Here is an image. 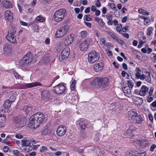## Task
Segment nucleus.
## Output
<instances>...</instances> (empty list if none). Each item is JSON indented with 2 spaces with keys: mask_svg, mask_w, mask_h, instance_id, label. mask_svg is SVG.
Listing matches in <instances>:
<instances>
[{
  "mask_svg": "<svg viewBox=\"0 0 156 156\" xmlns=\"http://www.w3.org/2000/svg\"><path fill=\"white\" fill-rule=\"evenodd\" d=\"M22 145L21 150L22 152H27L31 151L34 148L33 144H31L30 141L27 140L26 139H24L21 141Z\"/></svg>",
  "mask_w": 156,
  "mask_h": 156,
  "instance_id": "nucleus-3",
  "label": "nucleus"
},
{
  "mask_svg": "<svg viewBox=\"0 0 156 156\" xmlns=\"http://www.w3.org/2000/svg\"><path fill=\"white\" fill-rule=\"evenodd\" d=\"M73 39L74 37L71 35L68 36L67 38H66L64 41L65 45L68 46L70 45L73 42Z\"/></svg>",
  "mask_w": 156,
  "mask_h": 156,
  "instance_id": "nucleus-22",
  "label": "nucleus"
},
{
  "mask_svg": "<svg viewBox=\"0 0 156 156\" xmlns=\"http://www.w3.org/2000/svg\"><path fill=\"white\" fill-rule=\"evenodd\" d=\"M47 150V147L44 146H43L42 147V149L40 150V151L41 152H43Z\"/></svg>",
  "mask_w": 156,
  "mask_h": 156,
  "instance_id": "nucleus-49",
  "label": "nucleus"
},
{
  "mask_svg": "<svg viewBox=\"0 0 156 156\" xmlns=\"http://www.w3.org/2000/svg\"><path fill=\"white\" fill-rule=\"evenodd\" d=\"M69 26L66 25L59 27L57 31L55 36L56 37H61L66 34L69 30Z\"/></svg>",
  "mask_w": 156,
  "mask_h": 156,
  "instance_id": "nucleus-7",
  "label": "nucleus"
},
{
  "mask_svg": "<svg viewBox=\"0 0 156 156\" xmlns=\"http://www.w3.org/2000/svg\"><path fill=\"white\" fill-rule=\"evenodd\" d=\"M23 110L27 114L31 113L33 111L31 108L30 107H25Z\"/></svg>",
  "mask_w": 156,
  "mask_h": 156,
  "instance_id": "nucleus-29",
  "label": "nucleus"
},
{
  "mask_svg": "<svg viewBox=\"0 0 156 156\" xmlns=\"http://www.w3.org/2000/svg\"><path fill=\"white\" fill-rule=\"evenodd\" d=\"M13 121L15 123L16 127L18 128L23 127L25 125L24 120L18 116L14 117L13 119Z\"/></svg>",
  "mask_w": 156,
  "mask_h": 156,
  "instance_id": "nucleus-11",
  "label": "nucleus"
},
{
  "mask_svg": "<svg viewBox=\"0 0 156 156\" xmlns=\"http://www.w3.org/2000/svg\"><path fill=\"white\" fill-rule=\"evenodd\" d=\"M114 65L115 67L117 68L118 69L119 67V65L118 64H117V65H116V63L114 61L112 63Z\"/></svg>",
  "mask_w": 156,
  "mask_h": 156,
  "instance_id": "nucleus-63",
  "label": "nucleus"
},
{
  "mask_svg": "<svg viewBox=\"0 0 156 156\" xmlns=\"http://www.w3.org/2000/svg\"><path fill=\"white\" fill-rule=\"evenodd\" d=\"M97 10L96 7L94 5H93L91 7V10L93 12Z\"/></svg>",
  "mask_w": 156,
  "mask_h": 156,
  "instance_id": "nucleus-55",
  "label": "nucleus"
},
{
  "mask_svg": "<svg viewBox=\"0 0 156 156\" xmlns=\"http://www.w3.org/2000/svg\"><path fill=\"white\" fill-rule=\"evenodd\" d=\"M92 41L91 38H87L82 42L80 45V50L82 51H86L88 48L90 42Z\"/></svg>",
  "mask_w": 156,
  "mask_h": 156,
  "instance_id": "nucleus-9",
  "label": "nucleus"
},
{
  "mask_svg": "<svg viewBox=\"0 0 156 156\" xmlns=\"http://www.w3.org/2000/svg\"><path fill=\"white\" fill-rule=\"evenodd\" d=\"M137 114V113L136 110L133 109L130 110L128 113L129 119L133 120L135 116Z\"/></svg>",
  "mask_w": 156,
  "mask_h": 156,
  "instance_id": "nucleus-17",
  "label": "nucleus"
},
{
  "mask_svg": "<svg viewBox=\"0 0 156 156\" xmlns=\"http://www.w3.org/2000/svg\"><path fill=\"white\" fill-rule=\"evenodd\" d=\"M36 20L40 22H42L44 20V19L42 17L38 16L36 17Z\"/></svg>",
  "mask_w": 156,
  "mask_h": 156,
  "instance_id": "nucleus-40",
  "label": "nucleus"
},
{
  "mask_svg": "<svg viewBox=\"0 0 156 156\" xmlns=\"http://www.w3.org/2000/svg\"><path fill=\"white\" fill-rule=\"evenodd\" d=\"M12 100H10L9 99H7L5 101L4 105L5 108L6 109H8L10 108L12 103L14 102L16 100L15 97L13 96L12 95ZM11 96L10 98V99H11Z\"/></svg>",
  "mask_w": 156,
  "mask_h": 156,
  "instance_id": "nucleus-16",
  "label": "nucleus"
},
{
  "mask_svg": "<svg viewBox=\"0 0 156 156\" xmlns=\"http://www.w3.org/2000/svg\"><path fill=\"white\" fill-rule=\"evenodd\" d=\"M153 30L152 27H150L147 29V34L148 36L151 35L152 33Z\"/></svg>",
  "mask_w": 156,
  "mask_h": 156,
  "instance_id": "nucleus-38",
  "label": "nucleus"
},
{
  "mask_svg": "<svg viewBox=\"0 0 156 156\" xmlns=\"http://www.w3.org/2000/svg\"><path fill=\"white\" fill-rule=\"evenodd\" d=\"M88 35V32L86 30L82 31L80 33V36L83 38H85Z\"/></svg>",
  "mask_w": 156,
  "mask_h": 156,
  "instance_id": "nucleus-32",
  "label": "nucleus"
},
{
  "mask_svg": "<svg viewBox=\"0 0 156 156\" xmlns=\"http://www.w3.org/2000/svg\"><path fill=\"white\" fill-rule=\"evenodd\" d=\"M51 133V130L48 129H45L43 132V133L45 135H48L50 134Z\"/></svg>",
  "mask_w": 156,
  "mask_h": 156,
  "instance_id": "nucleus-37",
  "label": "nucleus"
},
{
  "mask_svg": "<svg viewBox=\"0 0 156 156\" xmlns=\"http://www.w3.org/2000/svg\"><path fill=\"white\" fill-rule=\"evenodd\" d=\"M125 74L128 75V74L127 73L125 72L124 71H122L121 72L122 76L123 77H124L125 76Z\"/></svg>",
  "mask_w": 156,
  "mask_h": 156,
  "instance_id": "nucleus-61",
  "label": "nucleus"
},
{
  "mask_svg": "<svg viewBox=\"0 0 156 156\" xmlns=\"http://www.w3.org/2000/svg\"><path fill=\"white\" fill-rule=\"evenodd\" d=\"M138 12L139 13L143 14L144 15H148V13L144 10V9H140L138 10Z\"/></svg>",
  "mask_w": 156,
  "mask_h": 156,
  "instance_id": "nucleus-33",
  "label": "nucleus"
},
{
  "mask_svg": "<svg viewBox=\"0 0 156 156\" xmlns=\"http://www.w3.org/2000/svg\"><path fill=\"white\" fill-rule=\"evenodd\" d=\"M95 5L97 7H99L101 6L100 1H99V0H97V2L95 3Z\"/></svg>",
  "mask_w": 156,
  "mask_h": 156,
  "instance_id": "nucleus-52",
  "label": "nucleus"
},
{
  "mask_svg": "<svg viewBox=\"0 0 156 156\" xmlns=\"http://www.w3.org/2000/svg\"><path fill=\"white\" fill-rule=\"evenodd\" d=\"M127 84L128 85V87L130 89H131V90L133 89L134 85V84L133 81L131 80H128L127 81Z\"/></svg>",
  "mask_w": 156,
  "mask_h": 156,
  "instance_id": "nucleus-31",
  "label": "nucleus"
},
{
  "mask_svg": "<svg viewBox=\"0 0 156 156\" xmlns=\"http://www.w3.org/2000/svg\"><path fill=\"white\" fill-rule=\"evenodd\" d=\"M66 12L65 9H62L56 11L54 14V19L55 21L59 22L63 20Z\"/></svg>",
  "mask_w": 156,
  "mask_h": 156,
  "instance_id": "nucleus-5",
  "label": "nucleus"
},
{
  "mask_svg": "<svg viewBox=\"0 0 156 156\" xmlns=\"http://www.w3.org/2000/svg\"><path fill=\"white\" fill-rule=\"evenodd\" d=\"M90 7H87L86 8L84 11V12L86 13H88L90 12Z\"/></svg>",
  "mask_w": 156,
  "mask_h": 156,
  "instance_id": "nucleus-59",
  "label": "nucleus"
},
{
  "mask_svg": "<svg viewBox=\"0 0 156 156\" xmlns=\"http://www.w3.org/2000/svg\"><path fill=\"white\" fill-rule=\"evenodd\" d=\"M107 19L108 20H112V15L110 14H109L107 16Z\"/></svg>",
  "mask_w": 156,
  "mask_h": 156,
  "instance_id": "nucleus-51",
  "label": "nucleus"
},
{
  "mask_svg": "<svg viewBox=\"0 0 156 156\" xmlns=\"http://www.w3.org/2000/svg\"><path fill=\"white\" fill-rule=\"evenodd\" d=\"M13 19V18L12 16V14L11 13L8 16V17H7V18L8 20H9V21H12Z\"/></svg>",
  "mask_w": 156,
  "mask_h": 156,
  "instance_id": "nucleus-45",
  "label": "nucleus"
},
{
  "mask_svg": "<svg viewBox=\"0 0 156 156\" xmlns=\"http://www.w3.org/2000/svg\"><path fill=\"white\" fill-rule=\"evenodd\" d=\"M140 73H136L135 76H136V78L137 79H139L141 76Z\"/></svg>",
  "mask_w": 156,
  "mask_h": 156,
  "instance_id": "nucleus-60",
  "label": "nucleus"
},
{
  "mask_svg": "<svg viewBox=\"0 0 156 156\" xmlns=\"http://www.w3.org/2000/svg\"><path fill=\"white\" fill-rule=\"evenodd\" d=\"M109 34L110 35L111 37L113 38L114 40H116L118 38L113 33L110 32H109Z\"/></svg>",
  "mask_w": 156,
  "mask_h": 156,
  "instance_id": "nucleus-41",
  "label": "nucleus"
},
{
  "mask_svg": "<svg viewBox=\"0 0 156 156\" xmlns=\"http://www.w3.org/2000/svg\"><path fill=\"white\" fill-rule=\"evenodd\" d=\"M156 147V145L155 144H153L152 145L150 148V151H153L154 149Z\"/></svg>",
  "mask_w": 156,
  "mask_h": 156,
  "instance_id": "nucleus-47",
  "label": "nucleus"
},
{
  "mask_svg": "<svg viewBox=\"0 0 156 156\" xmlns=\"http://www.w3.org/2000/svg\"><path fill=\"white\" fill-rule=\"evenodd\" d=\"M148 117L149 118V120L152 121H153V118L152 115L151 114H149L148 115Z\"/></svg>",
  "mask_w": 156,
  "mask_h": 156,
  "instance_id": "nucleus-62",
  "label": "nucleus"
},
{
  "mask_svg": "<svg viewBox=\"0 0 156 156\" xmlns=\"http://www.w3.org/2000/svg\"><path fill=\"white\" fill-rule=\"evenodd\" d=\"M20 151L18 150H14L13 151V154L16 156H18Z\"/></svg>",
  "mask_w": 156,
  "mask_h": 156,
  "instance_id": "nucleus-44",
  "label": "nucleus"
},
{
  "mask_svg": "<svg viewBox=\"0 0 156 156\" xmlns=\"http://www.w3.org/2000/svg\"><path fill=\"white\" fill-rule=\"evenodd\" d=\"M15 137L18 139H22L23 137V136L19 134H16L15 136Z\"/></svg>",
  "mask_w": 156,
  "mask_h": 156,
  "instance_id": "nucleus-56",
  "label": "nucleus"
},
{
  "mask_svg": "<svg viewBox=\"0 0 156 156\" xmlns=\"http://www.w3.org/2000/svg\"><path fill=\"white\" fill-rule=\"evenodd\" d=\"M6 116L4 115H0V122H5L6 121Z\"/></svg>",
  "mask_w": 156,
  "mask_h": 156,
  "instance_id": "nucleus-30",
  "label": "nucleus"
},
{
  "mask_svg": "<svg viewBox=\"0 0 156 156\" xmlns=\"http://www.w3.org/2000/svg\"><path fill=\"white\" fill-rule=\"evenodd\" d=\"M23 58L27 62V63H30L33 60L32 54L30 52H28Z\"/></svg>",
  "mask_w": 156,
  "mask_h": 156,
  "instance_id": "nucleus-18",
  "label": "nucleus"
},
{
  "mask_svg": "<svg viewBox=\"0 0 156 156\" xmlns=\"http://www.w3.org/2000/svg\"><path fill=\"white\" fill-rule=\"evenodd\" d=\"M128 26L123 27L122 29V31L123 32H126L128 30Z\"/></svg>",
  "mask_w": 156,
  "mask_h": 156,
  "instance_id": "nucleus-58",
  "label": "nucleus"
},
{
  "mask_svg": "<svg viewBox=\"0 0 156 156\" xmlns=\"http://www.w3.org/2000/svg\"><path fill=\"white\" fill-rule=\"evenodd\" d=\"M41 96L42 99L47 101L50 98V93L47 90L43 91L41 93Z\"/></svg>",
  "mask_w": 156,
  "mask_h": 156,
  "instance_id": "nucleus-19",
  "label": "nucleus"
},
{
  "mask_svg": "<svg viewBox=\"0 0 156 156\" xmlns=\"http://www.w3.org/2000/svg\"><path fill=\"white\" fill-rule=\"evenodd\" d=\"M88 61L92 64L98 61L100 58L99 54L95 51H92L88 54Z\"/></svg>",
  "mask_w": 156,
  "mask_h": 156,
  "instance_id": "nucleus-6",
  "label": "nucleus"
},
{
  "mask_svg": "<svg viewBox=\"0 0 156 156\" xmlns=\"http://www.w3.org/2000/svg\"><path fill=\"white\" fill-rule=\"evenodd\" d=\"M102 12L103 14H105L107 12L106 8L105 7H103L102 9Z\"/></svg>",
  "mask_w": 156,
  "mask_h": 156,
  "instance_id": "nucleus-64",
  "label": "nucleus"
},
{
  "mask_svg": "<svg viewBox=\"0 0 156 156\" xmlns=\"http://www.w3.org/2000/svg\"><path fill=\"white\" fill-rule=\"evenodd\" d=\"M116 40V41H117V42L119 44H120L121 45H123L125 44L124 42L122 40L120 39L119 38H117Z\"/></svg>",
  "mask_w": 156,
  "mask_h": 156,
  "instance_id": "nucleus-39",
  "label": "nucleus"
},
{
  "mask_svg": "<svg viewBox=\"0 0 156 156\" xmlns=\"http://www.w3.org/2000/svg\"><path fill=\"white\" fill-rule=\"evenodd\" d=\"M122 28V25L120 24L118 25V26L116 27L117 31L120 34H122L121 30Z\"/></svg>",
  "mask_w": 156,
  "mask_h": 156,
  "instance_id": "nucleus-36",
  "label": "nucleus"
},
{
  "mask_svg": "<svg viewBox=\"0 0 156 156\" xmlns=\"http://www.w3.org/2000/svg\"><path fill=\"white\" fill-rule=\"evenodd\" d=\"M27 62L22 58L19 61V65L20 66L23 67L24 66L30 65V63H27Z\"/></svg>",
  "mask_w": 156,
  "mask_h": 156,
  "instance_id": "nucleus-24",
  "label": "nucleus"
},
{
  "mask_svg": "<svg viewBox=\"0 0 156 156\" xmlns=\"http://www.w3.org/2000/svg\"><path fill=\"white\" fill-rule=\"evenodd\" d=\"M66 128L63 125L59 126L57 128L56 133L59 136H64L66 133Z\"/></svg>",
  "mask_w": 156,
  "mask_h": 156,
  "instance_id": "nucleus-12",
  "label": "nucleus"
},
{
  "mask_svg": "<svg viewBox=\"0 0 156 156\" xmlns=\"http://www.w3.org/2000/svg\"><path fill=\"white\" fill-rule=\"evenodd\" d=\"M3 50L4 53L5 54H8L11 52L12 46L9 44H5L3 46Z\"/></svg>",
  "mask_w": 156,
  "mask_h": 156,
  "instance_id": "nucleus-15",
  "label": "nucleus"
},
{
  "mask_svg": "<svg viewBox=\"0 0 156 156\" xmlns=\"http://www.w3.org/2000/svg\"><path fill=\"white\" fill-rule=\"evenodd\" d=\"M11 13V12L9 10H7L5 12V16L7 19L8 16Z\"/></svg>",
  "mask_w": 156,
  "mask_h": 156,
  "instance_id": "nucleus-42",
  "label": "nucleus"
},
{
  "mask_svg": "<svg viewBox=\"0 0 156 156\" xmlns=\"http://www.w3.org/2000/svg\"><path fill=\"white\" fill-rule=\"evenodd\" d=\"M100 41L101 43V45H102V44H103L104 46L105 45V44L106 45V44H105V38L104 37H103L100 40Z\"/></svg>",
  "mask_w": 156,
  "mask_h": 156,
  "instance_id": "nucleus-43",
  "label": "nucleus"
},
{
  "mask_svg": "<svg viewBox=\"0 0 156 156\" xmlns=\"http://www.w3.org/2000/svg\"><path fill=\"white\" fill-rule=\"evenodd\" d=\"M153 97L152 96H149L148 97L147 101L148 102H150L153 101Z\"/></svg>",
  "mask_w": 156,
  "mask_h": 156,
  "instance_id": "nucleus-50",
  "label": "nucleus"
},
{
  "mask_svg": "<svg viewBox=\"0 0 156 156\" xmlns=\"http://www.w3.org/2000/svg\"><path fill=\"white\" fill-rule=\"evenodd\" d=\"M108 79L107 77L95 78L92 82L93 85H98L100 88H104L107 86Z\"/></svg>",
  "mask_w": 156,
  "mask_h": 156,
  "instance_id": "nucleus-2",
  "label": "nucleus"
},
{
  "mask_svg": "<svg viewBox=\"0 0 156 156\" xmlns=\"http://www.w3.org/2000/svg\"><path fill=\"white\" fill-rule=\"evenodd\" d=\"M94 20L98 23L100 26L102 27H104V23L101 19L96 17L95 18Z\"/></svg>",
  "mask_w": 156,
  "mask_h": 156,
  "instance_id": "nucleus-27",
  "label": "nucleus"
},
{
  "mask_svg": "<svg viewBox=\"0 0 156 156\" xmlns=\"http://www.w3.org/2000/svg\"><path fill=\"white\" fill-rule=\"evenodd\" d=\"M91 16L89 14L86 15L84 16L83 19L84 20L89 21L92 20V19L90 18Z\"/></svg>",
  "mask_w": 156,
  "mask_h": 156,
  "instance_id": "nucleus-34",
  "label": "nucleus"
},
{
  "mask_svg": "<svg viewBox=\"0 0 156 156\" xmlns=\"http://www.w3.org/2000/svg\"><path fill=\"white\" fill-rule=\"evenodd\" d=\"M122 87L125 93L129 94H131V89H130L128 87Z\"/></svg>",
  "mask_w": 156,
  "mask_h": 156,
  "instance_id": "nucleus-26",
  "label": "nucleus"
},
{
  "mask_svg": "<svg viewBox=\"0 0 156 156\" xmlns=\"http://www.w3.org/2000/svg\"><path fill=\"white\" fill-rule=\"evenodd\" d=\"M124 37L126 38L127 39H128L129 38V34L126 33H122V34H121Z\"/></svg>",
  "mask_w": 156,
  "mask_h": 156,
  "instance_id": "nucleus-48",
  "label": "nucleus"
},
{
  "mask_svg": "<svg viewBox=\"0 0 156 156\" xmlns=\"http://www.w3.org/2000/svg\"><path fill=\"white\" fill-rule=\"evenodd\" d=\"M70 49L69 47H66L64 48L61 54V57L63 59H67L69 55Z\"/></svg>",
  "mask_w": 156,
  "mask_h": 156,
  "instance_id": "nucleus-14",
  "label": "nucleus"
},
{
  "mask_svg": "<svg viewBox=\"0 0 156 156\" xmlns=\"http://www.w3.org/2000/svg\"><path fill=\"white\" fill-rule=\"evenodd\" d=\"M16 30L15 27H12L11 30H9L6 37L8 41L13 44L17 43L15 35Z\"/></svg>",
  "mask_w": 156,
  "mask_h": 156,
  "instance_id": "nucleus-4",
  "label": "nucleus"
},
{
  "mask_svg": "<svg viewBox=\"0 0 156 156\" xmlns=\"http://www.w3.org/2000/svg\"><path fill=\"white\" fill-rule=\"evenodd\" d=\"M44 120L43 114L40 112H38L33 115L30 118V123L28 124V126L30 128H37L43 122Z\"/></svg>",
  "mask_w": 156,
  "mask_h": 156,
  "instance_id": "nucleus-1",
  "label": "nucleus"
},
{
  "mask_svg": "<svg viewBox=\"0 0 156 156\" xmlns=\"http://www.w3.org/2000/svg\"><path fill=\"white\" fill-rule=\"evenodd\" d=\"M76 125H78L81 130H84L87 127V125L88 123V122L87 120H81L76 121Z\"/></svg>",
  "mask_w": 156,
  "mask_h": 156,
  "instance_id": "nucleus-13",
  "label": "nucleus"
},
{
  "mask_svg": "<svg viewBox=\"0 0 156 156\" xmlns=\"http://www.w3.org/2000/svg\"><path fill=\"white\" fill-rule=\"evenodd\" d=\"M148 90V88L146 86L143 85L140 91V94L141 96H144L147 93Z\"/></svg>",
  "mask_w": 156,
  "mask_h": 156,
  "instance_id": "nucleus-21",
  "label": "nucleus"
},
{
  "mask_svg": "<svg viewBox=\"0 0 156 156\" xmlns=\"http://www.w3.org/2000/svg\"><path fill=\"white\" fill-rule=\"evenodd\" d=\"M147 73L145 76L146 80L149 83L151 82V78L150 76V73L147 71L146 72Z\"/></svg>",
  "mask_w": 156,
  "mask_h": 156,
  "instance_id": "nucleus-28",
  "label": "nucleus"
},
{
  "mask_svg": "<svg viewBox=\"0 0 156 156\" xmlns=\"http://www.w3.org/2000/svg\"><path fill=\"white\" fill-rule=\"evenodd\" d=\"M133 120L135 121L137 123L140 124L143 120V117L140 115H138V114H137L135 116V118Z\"/></svg>",
  "mask_w": 156,
  "mask_h": 156,
  "instance_id": "nucleus-23",
  "label": "nucleus"
},
{
  "mask_svg": "<svg viewBox=\"0 0 156 156\" xmlns=\"http://www.w3.org/2000/svg\"><path fill=\"white\" fill-rule=\"evenodd\" d=\"M103 63L101 62L99 63L95 64L94 66V68L95 71L97 72L101 71L103 69Z\"/></svg>",
  "mask_w": 156,
  "mask_h": 156,
  "instance_id": "nucleus-20",
  "label": "nucleus"
},
{
  "mask_svg": "<svg viewBox=\"0 0 156 156\" xmlns=\"http://www.w3.org/2000/svg\"><path fill=\"white\" fill-rule=\"evenodd\" d=\"M76 83V81L75 80H74L72 81L70 86V87L71 90H75V87Z\"/></svg>",
  "mask_w": 156,
  "mask_h": 156,
  "instance_id": "nucleus-35",
  "label": "nucleus"
},
{
  "mask_svg": "<svg viewBox=\"0 0 156 156\" xmlns=\"http://www.w3.org/2000/svg\"><path fill=\"white\" fill-rule=\"evenodd\" d=\"M65 84L63 83H61L54 87L53 91L55 93L57 94H61L65 92L66 87Z\"/></svg>",
  "mask_w": 156,
  "mask_h": 156,
  "instance_id": "nucleus-8",
  "label": "nucleus"
},
{
  "mask_svg": "<svg viewBox=\"0 0 156 156\" xmlns=\"http://www.w3.org/2000/svg\"><path fill=\"white\" fill-rule=\"evenodd\" d=\"M122 66L123 69L125 70H127L128 69V67L126 64L125 63H123L122 64Z\"/></svg>",
  "mask_w": 156,
  "mask_h": 156,
  "instance_id": "nucleus-54",
  "label": "nucleus"
},
{
  "mask_svg": "<svg viewBox=\"0 0 156 156\" xmlns=\"http://www.w3.org/2000/svg\"><path fill=\"white\" fill-rule=\"evenodd\" d=\"M154 88L153 87H151L149 91V96H152V94L153 92Z\"/></svg>",
  "mask_w": 156,
  "mask_h": 156,
  "instance_id": "nucleus-46",
  "label": "nucleus"
},
{
  "mask_svg": "<svg viewBox=\"0 0 156 156\" xmlns=\"http://www.w3.org/2000/svg\"><path fill=\"white\" fill-rule=\"evenodd\" d=\"M133 131L131 129H128L127 131V133L129 134V136H130L131 135H132Z\"/></svg>",
  "mask_w": 156,
  "mask_h": 156,
  "instance_id": "nucleus-57",
  "label": "nucleus"
},
{
  "mask_svg": "<svg viewBox=\"0 0 156 156\" xmlns=\"http://www.w3.org/2000/svg\"><path fill=\"white\" fill-rule=\"evenodd\" d=\"M9 148L8 146H4L3 147V150L5 152H7L9 150Z\"/></svg>",
  "mask_w": 156,
  "mask_h": 156,
  "instance_id": "nucleus-53",
  "label": "nucleus"
},
{
  "mask_svg": "<svg viewBox=\"0 0 156 156\" xmlns=\"http://www.w3.org/2000/svg\"><path fill=\"white\" fill-rule=\"evenodd\" d=\"M3 5L5 8H10L12 7V5L11 2L7 0L4 1Z\"/></svg>",
  "mask_w": 156,
  "mask_h": 156,
  "instance_id": "nucleus-25",
  "label": "nucleus"
},
{
  "mask_svg": "<svg viewBox=\"0 0 156 156\" xmlns=\"http://www.w3.org/2000/svg\"><path fill=\"white\" fill-rule=\"evenodd\" d=\"M41 84L40 83L35 82L32 83L20 84L19 86V88L20 89H25L38 86H41Z\"/></svg>",
  "mask_w": 156,
  "mask_h": 156,
  "instance_id": "nucleus-10",
  "label": "nucleus"
}]
</instances>
